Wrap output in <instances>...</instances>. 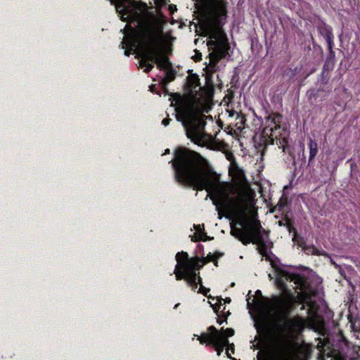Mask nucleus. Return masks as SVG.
I'll return each mask as SVG.
<instances>
[{"mask_svg": "<svg viewBox=\"0 0 360 360\" xmlns=\"http://www.w3.org/2000/svg\"><path fill=\"white\" fill-rule=\"evenodd\" d=\"M271 265L272 268L274 269L275 272L276 274L277 278L276 280V283L277 286L280 289L284 290L286 288V285H285V281L283 278H285V280L287 281L286 276H281L280 274H278V271H277L276 269H278L279 270H281V271H285V270L280 268L274 261H271Z\"/></svg>", "mask_w": 360, "mask_h": 360, "instance_id": "nucleus-17", "label": "nucleus"}, {"mask_svg": "<svg viewBox=\"0 0 360 360\" xmlns=\"http://www.w3.org/2000/svg\"><path fill=\"white\" fill-rule=\"evenodd\" d=\"M176 103L177 105L175 108L176 120L182 122L185 127L191 125V129L187 131V136L193 143L200 145V143L202 141L201 131L204 128L205 122L204 121H198V123H194L195 121V112L193 104L181 97H179Z\"/></svg>", "mask_w": 360, "mask_h": 360, "instance_id": "nucleus-5", "label": "nucleus"}, {"mask_svg": "<svg viewBox=\"0 0 360 360\" xmlns=\"http://www.w3.org/2000/svg\"><path fill=\"white\" fill-rule=\"evenodd\" d=\"M194 226H195V229H196L198 231L200 230V225H197V226H195V225Z\"/></svg>", "mask_w": 360, "mask_h": 360, "instance_id": "nucleus-37", "label": "nucleus"}, {"mask_svg": "<svg viewBox=\"0 0 360 360\" xmlns=\"http://www.w3.org/2000/svg\"><path fill=\"white\" fill-rule=\"evenodd\" d=\"M223 255L222 253L215 252L214 254H208L206 257H202L201 259V262H202V265L207 264L209 262H212L216 266H218L217 259Z\"/></svg>", "mask_w": 360, "mask_h": 360, "instance_id": "nucleus-19", "label": "nucleus"}, {"mask_svg": "<svg viewBox=\"0 0 360 360\" xmlns=\"http://www.w3.org/2000/svg\"><path fill=\"white\" fill-rule=\"evenodd\" d=\"M179 306V304H176L174 308L177 307Z\"/></svg>", "mask_w": 360, "mask_h": 360, "instance_id": "nucleus-44", "label": "nucleus"}, {"mask_svg": "<svg viewBox=\"0 0 360 360\" xmlns=\"http://www.w3.org/2000/svg\"><path fill=\"white\" fill-rule=\"evenodd\" d=\"M309 161L311 162L314 158V157L316 155V154L318 153L317 143L315 141L310 139L309 143Z\"/></svg>", "mask_w": 360, "mask_h": 360, "instance_id": "nucleus-20", "label": "nucleus"}, {"mask_svg": "<svg viewBox=\"0 0 360 360\" xmlns=\"http://www.w3.org/2000/svg\"><path fill=\"white\" fill-rule=\"evenodd\" d=\"M252 113H253V115L254 117H255V118H254L253 120V126L255 127V129H253V131H255V133H261L262 131H260V128L262 127V120L260 118L257 117V116L256 115L255 112L252 110Z\"/></svg>", "mask_w": 360, "mask_h": 360, "instance_id": "nucleus-22", "label": "nucleus"}, {"mask_svg": "<svg viewBox=\"0 0 360 360\" xmlns=\"http://www.w3.org/2000/svg\"><path fill=\"white\" fill-rule=\"evenodd\" d=\"M200 79L196 74H190L186 78V82L184 84V90L186 93L196 96L198 90L201 89Z\"/></svg>", "mask_w": 360, "mask_h": 360, "instance_id": "nucleus-10", "label": "nucleus"}, {"mask_svg": "<svg viewBox=\"0 0 360 360\" xmlns=\"http://www.w3.org/2000/svg\"><path fill=\"white\" fill-rule=\"evenodd\" d=\"M282 120L283 116L280 114L274 113L268 116L266 120V127L262 132L255 134L252 141L257 153L262 155L266 144H273L276 139L277 145L282 147L284 153L292 155L289 146L286 144L289 132L285 128L283 127L281 129V127Z\"/></svg>", "mask_w": 360, "mask_h": 360, "instance_id": "nucleus-3", "label": "nucleus"}, {"mask_svg": "<svg viewBox=\"0 0 360 360\" xmlns=\"http://www.w3.org/2000/svg\"><path fill=\"white\" fill-rule=\"evenodd\" d=\"M239 120V121L236 123V126L238 127V129H240L242 127L245 128V124L246 122V119L245 116L239 117L238 116L237 120Z\"/></svg>", "mask_w": 360, "mask_h": 360, "instance_id": "nucleus-28", "label": "nucleus"}, {"mask_svg": "<svg viewBox=\"0 0 360 360\" xmlns=\"http://www.w3.org/2000/svg\"><path fill=\"white\" fill-rule=\"evenodd\" d=\"M210 290V288H207L202 285H201L198 290V292L203 295L204 296L207 297L209 299L214 300V298L213 297H212L210 295H208Z\"/></svg>", "mask_w": 360, "mask_h": 360, "instance_id": "nucleus-26", "label": "nucleus"}, {"mask_svg": "<svg viewBox=\"0 0 360 360\" xmlns=\"http://www.w3.org/2000/svg\"><path fill=\"white\" fill-rule=\"evenodd\" d=\"M170 121H171V119L167 117V118L163 119V120L162 121V124L164 126L167 127L169 124Z\"/></svg>", "mask_w": 360, "mask_h": 360, "instance_id": "nucleus-33", "label": "nucleus"}, {"mask_svg": "<svg viewBox=\"0 0 360 360\" xmlns=\"http://www.w3.org/2000/svg\"><path fill=\"white\" fill-rule=\"evenodd\" d=\"M153 87H154V86H153V85H152V86H150V91H153Z\"/></svg>", "mask_w": 360, "mask_h": 360, "instance_id": "nucleus-42", "label": "nucleus"}, {"mask_svg": "<svg viewBox=\"0 0 360 360\" xmlns=\"http://www.w3.org/2000/svg\"><path fill=\"white\" fill-rule=\"evenodd\" d=\"M246 297V298H245V300L248 302V295H246V297Z\"/></svg>", "mask_w": 360, "mask_h": 360, "instance_id": "nucleus-43", "label": "nucleus"}, {"mask_svg": "<svg viewBox=\"0 0 360 360\" xmlns=\"http://www.w3.org/2000/svg\"><path fill=\"white\" fill-rule=\"evenodd\" d=\"M217 303H220V301H221V303L223 304V306L225 304H229L231 302V299L230 297H226L225 299H223L221 297H217Z\"/></svg>", "mask_w": 360, "mask_h": 360, "instance_id": "nucleus-30", "label": "nucleus"}, {"mask_svg": "<svg viewBox=\"0 0 360 360\" xmlns=\"http://www.w3.org/2000/svg\"><path fill=\"white\" fill-rule=\"evenodd\" d=\"M214 312L217 316V322L221 325L224 322H226L228 316L231 314L229 310H226L225 306L222 303H215L214 304H210Z\"/></svg>", "mask_w": 360, "mask_h": 360, "instance_id": "nucleus-12", "label": "nucleus"}, {"mask_svg": "<svg viewBox=\"0 0 360 360\" xmlns=\"http://www.w3.org/2000/svg\"><path fill=\"white\" fill-rule=\"evenodd\" d=\"M226 356L232 360H236V359H234L231 356V354H234V344L230 343L229 342V344L226 345Z\"/></svg>", "mask_w": 360, "mask_h": 360, "instance_id": "nucleus-24", "label": "nucleus"}, {"mask_svg": "<svg viewBox=\"0 0 360 360\" xmlns=\"http://www.w3.org/2000/svg\"><path fill=\"white\" fill-rule=\"evenodd\" d=\"M164 59L167 60V62L164 61V66L166 68L165 69H160V70L165 71V77L163 79V82L166 85L167 84L174 81L176 78V71L172 68V65L169 61V57L165 54L164 56Z\"/></svg>", "mask_w": 360, "mask_h": 360, "instance_id": "nucleus-14", "label": "nucleus"}, {"mask_svg": "<svg viewBox=\"0 0 360 360\" xmlns=\"http://www.w3.org/2000/svg\"><path fill=\"white\" fill-rule=\"evenodd\" d=\"M285 226L287 227L288 230L289 232H291V231H293L294 232V238H295L296 235H297V231L296 229L293 227L292 226V223L291 221V220L288 218V217H285ZM295 238H293L294 240Z\"/></svg>", "mask_w": 360, "mask_h": 360, "instance_id": "nucleus-25", "label": "nucleus"}, {"mask_svg": "<svg viewBox=\"0 0 360 360\" xmlns=\"http://www.w3.org/2000/svg\"><path fill=\"white\" fill-rule=\"evenodd\" d=\"M192 275H194L195 278H196V281H198V285L200 284V286L201 285H202V278L200 276V273L198 272V273H193L192 274Z\"/></svg>", "mask_w": 360, "mask_h": 360, "instance_id": "nucleus-31", "label": "nucleus"}, {"mask_svg": "<svg viewBox=\"0 0 360 360\" xmlns=\"http://www.w3.org/2000/svg\"><path fill=\"white\" fill-rule=\"evenodd\" d=\"M112 5H115L116 12L118 13L122 22H128L134 15L139 14L135 11L137 2L135 0H109Z\"/></svg>", "mask_w": 360, "mask_h": 360, "instance_id": "nucleus-7", "label": "nucleus"}, {"mask_svg": "<svg viewBox=\"0 0 360 360\" xmlns=\"http://www.w3.org/2000/svg\"><path fill=\"white\" fill-rule=\"evenodd\" d=\"M165 22L162 18L153 17L142 20L139 24L138 37L143 46L139 61L140 68H145L143 72L149 73L154 68L165 69L164 56L165 53L159 46L162 41L163 26Z\"/></svg>", "mask_w": 360, "mask_h": 360, "instance_id": "nucleus-2", "label": "nucleus"}, {"mask_svg": "<svg viewBox=\"0 0 360 360\" xmlns=\"http://www.w3.org/2000/svg\"><path fill=\"white\" fill-rule=\"evenodd\" d=\"M174 274H175L176 279L177 281H186L188 285L191 288V290L194 292L196 291L198 288V281H196V278L194 275L179 271L178 270H176V272H174Z\"/></svg>", "mask_w": 360, "mask_h": 360, "instance_id": "nucleus-13", "label": "nucleus"}, {"mask_svg": "<svg viewBox=\"0 0 360 360\" xmlns=\"http://www.w3.org/2000/svg\"><path fill=\"white\" fill-rule=\"evenodd\" d=\"M180 265L183 269L182 272L191 274L199 272V270L203 266L201 259L198 257H191L190 261H186Z\"/></svg>", "mask_w": 360, "mask_h": 360, "instance_id": "nucleus-11", "label": "nucleus"}, {"mask_svg": "<svg viewBox=\"0 0 360 360\" xmlns=\"http://www.w3.org/2000/svg\"><path fill=\"white\" fill-rule=\"evenodd\" d=\"M285 325L291 334L300 333L304 327L303 322L298 319L287 320Z\"/></svg>", "mask_w": 360, "mask_h": 360, "instance_id": "nucleus-15", "label": "nucleus"}, {"mask_svg": "<svg viewBox=\"0 0 360 360\" xmlns=\"http://www.w3.org/2000/svg\"><path fill=\"white\" fill-rule=\"evenodd\" d=\"M303 297H304V299L305 300H307H307H311V293H308V292H304V293L303 294Z\"/></svg>", "mask_w": 360, "mask_h": 360, "instance_id": "nucleus-34", "label": "nucleus"}, {"mask_svg": "<svg viewBox=\"0 0 360 360\" xmlns=\"http://www.w3.org/2000/svg\"><path fill=\"white\" fill-rule=\"evenodd\" d=\"M165 153H169V149H166Z\"/></svg>", "mask_w": 360, "mask_h": 360, "instance_id": "nucleus-40", "label": "nucleus"}, {"mask_svg": "<svg viewBox=\"0 0 360 360\" xmlns=\"http://www.w3.org/2000/svg\"><path fill=\"white\" fill-rule=\"evenodd\" d=\"M278 224H279L280 226H282V225H285V223H283V221H278Z\"/></svg>", "mask_w": 360, "mask_h": 360, "instance_id": "nucleus-38", "label": "nucleus"}, {"mask_svg": "<svg viewBox=\"0 0 360 360\" xmlns=\"http://www.w3.org/2000/svg\"><path fill=\"white\" fill-rule=\"evenodd\" d=\"M248 306H249V311H250V309H252V305H251V304L250 302L248 304Z\"/></svg>", "mask_w": 360, "mask_h": 360, "instance_id": "nucleus-39", "label": "nucleus"}, {"mask_svg": "<svg viewBox=\"0 0 360 360\" xmlns=\"http://www.w3.org/2000/svg\"><path fill=\"white\" fill-rule=\"evenodd\" d=\"M276 270L278 271V274L281 276H285L287 281H293L295 284L300 287L301 290H309L310 285L304 276L298 274H290L286 271L279 270L278 269H276Z\"/></svg>", "mask_w": 360, "mask_h": 360, "instance_id": "nucleus-9", "label": "nucleus"}, {"mask_svg": "<svg viewBox=\"0 0 360 360\" xmlns=\"http://www.w3.org/2000/svg\"><path fill=\"white\" fill-rule=\"evenodd\" d=\"M176 260L177 261V264L175 266L174 272H176V270L179 271H182L183 269H181V265L180 264L184 263L186 261H190L191 258H189L187 252L181 251L176 255Z\"/></svg>", "mask_w": 360, "mask_h": 360, "instance_id": "nucleus-18", "label": "nucleus"}, {"mask_svg": "<svg viewBox=\"0 0 360 360\" xmlns=\"http://www.w3.org/2000/svg\"><path fill=\"white\" fill-rule=\"evenodd\" d=\"M234 334L235 331L231 328L224 329L222 327L217 330L214 326H210L207 328V332L198 336V340L201 345L212 346L219 356L229 344L228 338L233 336Z\"/></svg>", "mask_w": 360, "mask_h": 360, "instance_id": "nucleus-6", "label": "nucleus"}, {"mask_svg": "<svg viewBox=\"0 0 360 360\" xmlns=\"http://www.w3.org/2000/svg\"><path fill=\"white\" fill-rule=\"evenodd\" d=\"M332 37H333V34L330 32H328L326 34V41L328 44V48L330 50L332 49Z\"/></svg>", "mask_w": 360, "mask_h": 360, "instance_id": "nucleus-29", "label": "nucleus"}, {"mask_svg": "<svg viewBox=\"0 0 360 360\" xmlns=\"http://www.w3.org/2000/svg\"><path fill=\"white\" fill-rule=\"evenodd\" d=\"M227 2L226 0H212L210 6V15L218 22L227 16Z\"/></svg>", "mask_w": 360, "mask_h": 360, "instance_id": "nucleus-8", "label": "nucleus"}, {"mask_svg": "<svg viewBox=\"0 0 360 360\" xmlns=\"http://www.w3.org/2000/svg\"><path fill=\"white\" fill-rule=\"evenodd\" d=\"M121 44L122 49H124V45L129 48V49H126L124 51V55L127 56H129L130 54V51L133 50V49L136 47V43L132 41L131 39H124Z\"/></svg>", "mask_w": 360, "mask_h": 360, "instance_id": "nucleus-21", "label": "nucleus"}, {"mask_svg": "<svg viewBox=\"0 0 360 360\" xmlns=\"http://www.w3.org/2000/svg\"><path fill=\"white\" fill-rule=\"evenodd\" d=\"M170 162L175 181L193 190H206L219 214L224 211L231 219V235L247 245L248 179L245 172L236 163H232L229 169L232 176L229 193L219 189L212 193L210 191L219 178L210 167L207 160L200 153L184 146H179L174 150V158Z\"/></svg>", "mask_w": 360, "mask_h": 360, "instance_id": "nucleus-1", "label": "nucleus"}, {"mask_svg": "<svg viewBox=\"0 0 360 360\" xmlns=\"http://www.w3.org/2000/svg\"><path fill=\"white\" fill-rule=\"evenodd\" d=\"M169 11H170L172 13H174V11H176V10H177L176 6V5H174V4H171V5H169Z\"/></svg>", "mask_w": 360, "mask_h": 360, "instance_id": "nucleus-35", "label": "nucleus"}, {"mask_svg": "<svg viewBox=\"0 0 360 360\" xmlns=\"http://www.w3.org/2000/svg\"><path fill=\"white\" fill-rule=\"evenodd\" d=\"M202 59V55L200 53H198L195 57L194 58L195 61H200Z\"/></svg>", "mask_w": 360, "mask_h": 360, "instance_id": "nucleus-36", "label": "nucleus"}, {"mask_svg": "<svg viewBox=\"0 0 360 360\" xmlns=\"http://www.w3.org/2000/svg\"><path fill=\"white\" fill-rule=\"evenodd\" d=\"M204 228V224L202 225ZM207 239V236H206V233H205V230L203 229L202 235L200 236L198 239L195 240L194 241H198V240H203L205 241Z\"/></svg>", "mask_w": 360, "mask_h": 360, "instance_id": "nucleus-32", "label": "nucleus"}, {"mask_svg": "<svg viewBox=\"0 0 360 360\" xmlns=\"http://www.w3.org/2000/svg\"><path fill=\"white\" fill-rule=\"evenodd\" d=\"M287 203V199L285 198H281L278 202V204L276 205L274 210H271V212H273L276 210H278L279 211L282 210V208L285 206Z\"/></svg>", "mask_w": 360, "mask_h": 360, "instance_id": "nucleus-27", "label": "nucleus"}, {"mask_svg": "<svg viewBox=\"0 0 360 360\" xmlns=\"http://www.w3.org/2000/svg\"><path fill=\"white\" fill-rule=\"evenodd\" d=\"M255 191L249 184V243L257 245V250L266 259L268 249L272 247L273 243L269 240V233L262 228L260 221L258 219L257 208L255 204Z\"/></svg>", "mask_w": 360, "mask_h": 360, "instance_id": "nucleus-4", "label": "nucleus"}, {"mask_svg": "<svg viewBox=\"0 0 360 360\" xmlns=\"http://www.w3.org/2000/svg\"><path fill=\"white\" fill-rule=\"evenodd\" d=\"M304 251L308 255H325L324 253H321L314 246L305 247Z\"/></svg>", "mask_w": 360, "mask_h": 360, "instance_id": "nucleus-23", "label": "nucleus"}, {"mask_svg": "<svg viewBox=\"0 0 360 360\" xmlns=\"http://www.w3.org/2000/svg\"><path fill=\"white\" fill-rule=\"evenodd\" d=\"M229 45L226 41H220L215 43L214 51L219 58H224L228 53Z\"/></svg>", "mask_w": 360, "mask_h": 360, "instance_id": "nucleus-16", "label": "nucleus"}, {"mask_svg": "<svg viewBox=\"0 0 360 360\" xmlns=\"http://www.w3.org/2000/svg\"><path fill=\"white\" fill-rule=\"evenodd\" d=\"M255 186L257 187V189L260 191V186L257 184H255Z\"/></svg>", "mask_w": 360, "mask_h": 360, "instance_id": "nucleus-41", "label": "nucleus"}]
</instances>
